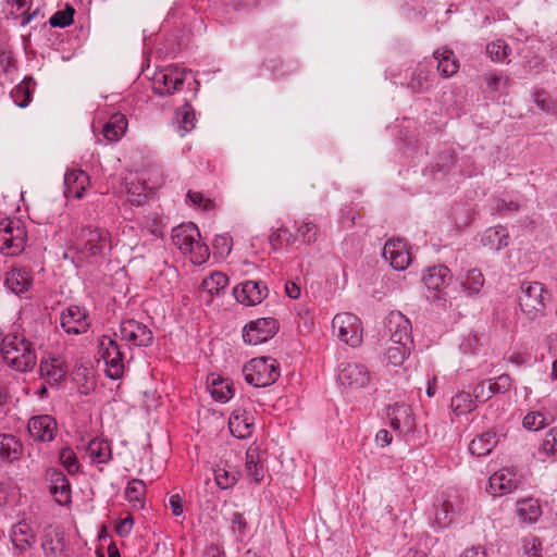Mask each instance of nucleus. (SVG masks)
<instances>
[{
	"label": "nucleus",
	"instance_id": "f257e3e1",
	"mask_svg": "<svg viewBox=\"0 0 557 557\" xmlns=\"http://www.w3.org/2000/svg\"><path fill=\"white\" fill-rule=\"evenodd\" d=\"M0 352L5 364L17 372H29L37 362L34 345L16 330L1 336Z\"/></svg>",
	"mask_w": 557,
	"mask_h": 557
},
{
	"label": "nucleus",
	"instance_id": "f03ea898",
	"mask_svg": "<svg viewBox=\"0 0 557 557\" xmlns=\"http://www.w3.org/2000/svg\"><path fill=\"white\" fill-rule=\"evenodd\" d=\"M173 244L184 253L189 255L195 264H202L209 259V248L200 240V232L194 223H185L172 231Z\"/></svg>",
	"mask_w": 557,
	"mask_h": 557
},
{
	"label": "nucleus",
	"instance_id": "7ed1b4c3",
	"mask_svg": "<svg viewBox=\"0 0 557 557\" xmlns=\"http://www.w3.org/2000/svg\"><path fill=\"white\" fill-rule=\"evenodd\" d=\"M550 298V293L543 283L524 282L520 286L519 306L528 320L535 321L543 318Z\"/></svg>",
	"mask_w": 557,
	"mask_h": 557
},
{
	"label": "nucleus",
	"instance_id": "20e7f679",
	"mask_svg": "<svg viewBox=\"0 0 557 557\" xmlns=\"http://www.w3.org/2000/svg\"><path fill=\"white\" fill-rule=\"evenodd\" d=\"M73 246L83 256L102 258L111 250V234L102 227L83 226L76 232Z\"/></svg>",
	"mask_w": 557,
	"mask_h": 557
},
{
	"label": "nucleus",
	"instance_id": "39448f33",
	"mask_svg": "<svg viewBox=\"0 0 557 557\" xmlns=\"http://www.w3.org/2000/svg\"><path fill=\"white\" fill-rule=\"evenodd\" d=\"M117 333L101 335L98 338L97 349L100 359L106 363V374L111 380H119L124 374L126 352L117 342Z\"/></svg>",
	"mask_w": 557,
	"mask_h": 557
},
{
	"label": "nucleus",
	"instance_id": "423d86ee",
	"mask_svg": "<svg viewBox=\"0 0 557 557\" xmlns=\"http://www.w3.org/2000/svg\"><path fill=\"white\" fill-rule=\"evenodd\" d=\"M243 374L248 384L255 387H267L280 377L278 363L273 358H253L244 366Z\"/></svg>",
	"mask_w": 557,
	"mask_h": 557
},
{
	"label": "nucleus",
	"instance_id": "0eeeda50",
	"mask_svg": "<svg viewBox=\"0 0 557 557\" xmlns=\"http://www.w3.org/2000/svg\"><path fill=\"white\" fill-rule=\"evenodd\" d=\"M27 232L18 219H3L0 221V251L5 256L20 255L26 245Z\"/></svg>",
	"mask_w": 557,
	"mask_h": 557
},
{
	"label": "nucleus",
	"instance_id": "6e6552de",
	"mask_svg": "<svg viewBox=\"0 0 557 557\" xmlns=\"http://www.w3.org/2000/svg\"><path fill=\"white\" fill-rule=\"evenodd\" d=\"M332 329L336 337L350 347H357L362 342L361 321L352 313H337L333 318Z\"/></svg>",
	"mask_w": 557,
	"mask_h": 557
},
{
	"label": "nucleus",
	"instance_id": "1a4fd4ad",
	"mask_svg": "<svg viewBox=\"0 0 557 557\" xmlns=\"http://www.w3.org/2000/svg\"><path fill=\"white\" fill-rule=\"evenodd\" d=\"M372 380L373 374L363 363L346 361L338 366L337 381L342 386L357 391L370 386Z\"/></svg>",
	"mask_w": 557,
	"mask_h": 557
},
{
	"label": "nucleus",
	"instance_id": "9d476101",
	"mask_svg": "<svg viewBox=\"0 0 557 557\" xmlns=\"http://www.w3.org/2000/svg\"><path fill=\"white\" fill-rule=\"evenodd\" d=\"M117 336L129 348H146L153 342V333L150 327L134 319L121 321Z\"/></svg>",
	"mask_w": 557,
	"mask_h": 557
},
{
	"label": "nucleus",
	"instance_id": "9b49d317",
	"mask_svg": "<svg viewBox=\"0 0 557 557\" xmlns=\"http://www.w3.org/2000/svg\"><path fill=\"white\" fill-rule=\"evenodd\" d=\"M451 280L450 270L445 265H434L428 269L423 276V283L426 287V298L430 300L445 299L446 288Z\"/></svg>",
	"mask_w": 557,
	"mask_h": 557
},
{
	"label": "nucleus",
	"instance_id": "f8f14e48",
	"mask_svg": "<svg viewBox=\"0 0 557 557\" xmlns=\"http://www.w3.org/2000/svg\"><path fill=\"white\" fill-rule=\"evenodd\" d=\"M278 321L274 318H260L249 322L243 330L244 342L259 345L271 339L278 331Z\"/></svg>",
	"mask_w": 557,
	"mask_h": 557
},
{
	"label": "nucleus",
	"instance_id": "ddd939ff",
	"mask_svg": "<svg viewBox=\"0 0 557 557\" xmlns=\"http://www.w3.org/2000/svg\"><path fill=\"white\" fill-rule=\"evenodd\" d=\"M186 71L176 66H170L156 74L153 91L160 96H170L182 89L185 82Z\"/></svg>",
	"mask_w": 557,
	"mask_h": 557
},
{
	"label": "nucleus",
	"instance_id": "4468645a",
	"mask_svg": "<svg viewBox=\"0 0 557 557\" xmlns=\"http://www.w3.org/2000/svg\"><path fill=\"white\" fill-rule=\"evenodd\" d=\"M60 324L63 331L71 335L86 333L90 326L86 310L79 306H69L61 312Z\"/></svg>",
	"mask_w": 557,
	"mask_h": 557
},
{
	"label": "nucleus",
	"instance_id": "2eb2a0df",
	"mask_svg": "<svg viewBox=\"0 0 557 557\" xmlns=\"http://www.w3.org/2000/svg\"><path fill=\"white\" fill-rule=\"evenodd\" d=\"M46 480L49 482V493L57 504L66 506L72 502V487L66 475L57 468L46 471Z\"/></svg>",
	"mask_w": 557,
	"mask_h": 557
},
{
	"label": "nucleus",
	"instance_id": "dca6fc26",
	"mask_svg": "<svg viewBox=\"0 0 557 557\" xmlns=\"http://www.w3.org/2000/svg\"><path fill=\"white\" fill-rule=\"evenodd\" d=\"M27 429L34 441L49 443L55 438L58 433V423L50 414H39L34 416L28 420Z\"/></svg>",
	"mask_w": 557,
	"mask_h": 557
},
{
	"label": "nucleus",
	"instance_id": "f3484780",
	"mask_svg": "<svg viewBox=\"0 0 557 557\" xmlns=\"http://www.w3.org/2000/svg\"><path fill=\"white\" fill-rule=\"evenodd\" d=\"M520 484V478L512 468H503L488 479L486 491L493 496H503L513 492Z\"/></svg>",
	"mask_w": 557,
	"mask_h": 557
},
{
	"label": "nucleus",
	"instance_id": "a211bd4d",
	"mask_svg": "<svg viewBox=\"0 0 557 557\" xmlns=\"http://www.w3.org/2000/svg\"><path fill=\"white\" fill-rule=\"evenodd\" d=\"M386 327L393 344H412L411 322L400 311H392L387 315Z\"/></svg>",
	"mask_w": 557,
	"mask_h": 557
},
{
	"label": "nucleus",
	"instance_id": "6ab92c4d",
	"mask_svg": "<svg viewBox=\"0 0 557 557\" xmlns=\"http://www.w3.org/2000/svg\"><path fill=\"white\" fill-rule=\"evenodd\" d=\"M382 256L396 271H404L411 262V255L407 245L399 238L387 240L383 247Z\"/></svg>",
	"mask_w": 557,
	"mask_h": 557
},
{
	"label": "nucleus",
	"instance_id": "aec40b11",
	"mask_svg": "<svg viewBox=\"0 0 557 557\" xmlns=\"http://www.w3.org/2000/svg\"><path fill=\"white\" fill-rule=\"evenodd\" d=\"M268 287L259 281H246L233 289L237 302L245 306L259 305L268 296Z\"/></svg>",
	"mask_w": 557,
	"mask_h": 557
},
{
	"label": "nucleus",
	"instance_id": "412c9836",
	"mask_svg": "<svg viewBox=\"0 0 557 557\" xmlns=\"http://www.w3.org/2000/svg\"><path fill=\"white\" fill-rule=\"evenodd\" d=\"M40 379L44 380L49 387L59 386L66 375L64 362L60 357H49L41 359L39 363Z\"/></svg>",
	"mask_w": 557,
	"mask_h": 557
},
{
	"label": "nucleus",
	"instance_id": "4be33fe9",
	"mask_svg": "<svg viewBox=\"0 0 557 557\" xmlns=\"http://www.w3.org/2000/svg\"><path fill=\"white\" fill-rule=\"evenodd\" d=\"M64 533L59 528L48 527L44 531L41 548L45 557H66Z\"/></svg>",
	"mask_w": 557,
	"mask_h": 557
},
{
	"label": "nucleus",
	"instance_id": "5701e85b",
	"mask_svg": "<svg viewBox=\"0 0 557 557\" xmlns=\"http://www.w3.org/2000/svg\"><path fill=\"white\" fill-rule=\"evenodd\" d=\"M90 183L89 175L83 170H72L64 175V195L66 198L82 199Z\"/></svg>",
	"mask_w": 557,
	"mask_h": 557
},
{
	"label": "nucleus",
	"instance_id": "b1692460",
	"mask_svg": "<svg viewBox=\"0 0 557 557\" xmlns=\"http://www.w3.org/2000/svg\"><path fill=\"white\" fill-rule=\"evenodd\" d=\"M387 417L391 426L400 433H409L413 429L414 419L411 408L406 404H395L388 408Z\"/></svg>",
	"mask_w": 557,
	"mask_h": 557
},
{
	"label": "nucleus",
	"instance_id": "393cba45",
	"mask_svg": "<svg viewBox=\"0 0 557 557\" xmlns=\"http://www.w3.org/2000/svg\"><path fill=\"white\" fill-rule=\"evenodd\" d=\"M10 537L14 547L22 553L32 548L36 543V533L25 519L12 525Z\"/></svg>",
	"mask_w": 557,
	"mask_h": 557
},
{
	"label": "nucleus",
	"instance_id": "a878e982",
	"mask_svg": "<svg viewBox=\"0 0 557 557\" xmlns=\"http://www.w3.org/2000/svg\"><path fill=\"white\" fill-rule=\"evenodd\" d=\"M159 182L148 183L146 178H136L126 183L128 201L134 206H141L159 187Z\"/></svg>",
	"mask_w": 557,
	"mask_h": 557
},
{
	"label": "nucleus",
	"instance_id": "bb28decb",
	"mask_svg": "<svg viewBox=\"0 0 557 557\" xmlns=\"http://www.w3.org/2000/svg\"><path fill=\"white\" fill-rule=\"evenodd\" d=\"M33 0H5L4 12L13 20H18L21 26L28 25L38 10L29 12Z\"/></svg>",
	"mask_w": 557,
	"mask_h": 557
},
{
	"label": "nucleus",
	"instance_id": "cd10ccee",
	"mask_svg": "<svg viewBox=\"0 0 557 557\" xmlns=\"http://www.w3.org/2000/svg\"><path fill=\"white\" fill-rule=\"evenodd\" d=\"M228 429L237 438H248L253 432L252 417L246 411L236 409L228 420Z\"/></svg>",
	"mask_w": 557,
	"mask_h": 557
},
{
	"label": "nucleus",
	"instance_id": "c85d7f7f",
	"mask_svg": "<svg viewBox=\"0 0 557 557\" xmlns=\"http://www.w3.org/2000/svg\"><path fill=\"white\" fill-rule=\"evenodd\" d=\"M32 284V272L26 268H13L7 273L5 286L16 295L27 292Z\"/></svg>",
	"mask_w": 557,
	"mask_h": 557
},
{
	"label": "nucleus",
	"instance_id": "c756f323",
	"mask_svg": "<svg viewBox=\"0 0 557 557\" xmlns=\"http://www.w3.org/2000/svg\"><path fill=\"white\" fill-rule=\"evenodd\" d=\"M408 75L410 76L409 79L400 82L399 84L406 85L408 88L418 92L428 90L431 71L425 63H418L416 67L408 70Z\"/></svg>",
	"mask_w": 557,
	"mask_h": 557
},
{
	"label": "nucleus",
	"instance_id": "7c9ffc66",
	"mask_svg": "<svg viewBox=\"0 0 557 557\" xmlns=\"http://www.w3.org/2000/svg\"><path fill=\"white\" fill-rule=\"evenodd\" d=\"M86 455L91 463H108L112 459L111 444L102 438H92L86 447Z\"/></svg>",
	"mask_w": 557,
	"mask_h": 557
},
{
	"label": "nucleus",
	"instance_id": "2f4dec72",
	"mask_svg": "<svg viewBox=\"0 0 557 557\" xmlns=\"http://www.w3.org/2000/svg\"><path fill=\"white\" fill-rule=\"evenodd\" d=\"M508 243L509 235L507 230L503 226L490 227L481 236V244L495 251L507 247Z\"/></svg>",
	"mask_w": 557,
	"mask_h": 557
},
{
	"label": "nucleus",
	"instance_id": "473e14b6",
	"mask_svg": "<svg viewBox=\"0 0 557 557\" xmlns=\"http://www.w3.org/2000/svg\"><path fill=\"white\" fill-rule=\"evenodd\" d=\"M433 57L437 62V71L441 76L447 78L458 72L459 63L451 50L438 49L434 51Z\"/></svg>",
	"mask_w": 557,
	"mask_h": 557
},
{
	"label": "nucleus",
	"instance_id": "72a5a7b5",
	"mask_svg": "<svg viewBox=\"0 0 557 557\" xmlns=\"http://www.w3.org/2000/svg\"><path fill=\"white\" fill-rule=\"evenodd\" d=\"M497 443V434L495 432L487 431L471 441L469 444V451L473 456L484 457L494 449Z\"/></svg>",
	"mask_w": 557,
	"mask_h": 557
},
{
	"label": "nucleus",
	"instance_id": "f704fd0d",
	"mask_svg": "<svg viewBox=\"0 0 557 557\" xmlns=\"http://www.w3.org/2000/svg\"><path fill=\"white\" fill-rule=\"evenodd\" d=\"M35 87L36 82L32 77H25L11 90L10 97L17 107L26 108L32 101Z\"/></svg>",
	"mask_w": 557,
	"mask_h": 557
},
{
	"label": "nucleus",
	"instance_id": "c9c22d12",
	"mask_svg": "<svg viewBox=\"0 0 557 557\" xmlns=\"http://www.w3.org/2000/svg\"><path fill=\"white\" fill-rule=\"evenodd\" d=\"M127 128V119L122 113H114L104 124L102 134L108 141H117Z\"/></svg>",
	"mask_w": 557,
	"mask_h": 557
},
{
	"label": "nucleus",
	"instance_id": "e433bc0d",
	"mask_svg": "<svg viewBox=\"0 0 557 557\" xmlns=\"http://www.w3.org/2000/svg\"><path fill=\"white\" fill-rule=\"evenodd\" d=\"M555 419L556 414L553 412L534 410L524 416L522 425L529 431H539L553 423Z\"/></svg>",
	"mask_w": 557,
	"mask_h": 557
},
{
	"label": "nucleus",
	"instance_id": "4c0bfd02",
	"mask_svg": "<svg viewBox=\"0 0 557 557\" xmlns=\"http://www.w3.org/2000/svg\"><path fill=\"white\" fill-rule=\"evenodd\" d=\"M517 515L521 521L534 523L542 516V508L537 499L525 498L517 503Z\"/></svg>",
	"mask_w": 557,
	"mask_h": 557
},
{
	"label": "nucleus",
	"instance_id": "58836bf2",
	"mask_svg": "<svg viewBox=\"0 0 557 557\" xmlns=\"http://www.w3.org/2000/svg\"><path fill=\"white\" fill-rule=\"evenodd\" d=\"M175 122L181 136L193 131L196 126L195 110L190 104H184L175 111Z\"/></svg>",
	"mask_w": 557,
	"mask_h": 557
},
{
	"label": "nucleus",
	"instance_id": "ea45409f",
	"mask_svg": "<svg viewBox=\"0 0 557 557\" xmlns=\"http://www.w3.org/2000/svg\"><path fill=\"white\" fill-rule=\"evenodd\" d=\"M246 470L248 476L259 483L263 479V466L261 463L260 449L251 445L246 453Z\"/></svg>",
	"mask_w": 557,
	"mask_h": 557
},
{
	"label": "nucleus",
	"instance_id": "a19ab883",
	"mask_svg": "<svg viewBox=\"0 0 557 557\" xmlns=\"http://www.w3.org/2000/svg\"><path fill=\"white\" fill-rule=\"evenodd\" d=\"M450 408L457 417H460L475 410L476 404L470 393L461 391L451 397Z\"/></svg>",
	"mask_w": 557,
	"mask_h": 557
},
{
	"label": "nucleus",
	"instance_id": "79ce46f5",
	"mask_svg": "<svg viewBox=\"0 0 557 557\" xmlns=\"http://www.w3.org/2000/svg\"><path fill=\"white\" fill-rule=\"evenodd\" d=\"M456 509L451 502L443 499L441 504L435 506L433 523L438 529L448 528L455 518Z\"/></svg>",
	"mask_w": 557,
	"mask_h": 557
},
{
	"label": "nucleus",
	"instance_id": "37998d69",
	"mask_svg": "<svg viewBox=\"0 0 557 557\" xmlns=\"http://www.w3.org/2000/svg\"><path fill=\"white\" fill-rule=\"evenodd\" d=\"M145 483L139 479H133L126 486L125 497L134 508L140 509L145 504Z\"/></svg>",
	"mask_w": 557,
	"mask_h": 557
},
{
	"label": "nucleus",
	"instance_id": "c03bdc74",
	"mask_svg": "<svg viewBox=\"0 0 557 557\" xmlns=\"http://www.w3.org/2000/svg\"><path fill=\"white\" fill-rule=\"evenodd\" d=\"M59 462L70 475L82 473V465L78 457L69 446H64L59 450Z\"/></svg>",
	"mask_w": 557,
	"mask_h": 557
},
{
	"label": "nucleus",
	"instance_id": "a18cd8bd",
	"mask_svg": "<svg viewBox=\"0 0 557 557\" xmlns=\"http://www.w3.org/2000/svg\"><path fill=\"white\" fill-rule=\"evenodd\" d=\"M210 392L213 399L220 403L228 401L234 395L232 384L220 376H212Z\"/></svg>",
	"mask_w": 557,
	"mask_h": 557
},
{
	"label": "nucleus",
	"instance_id": "49530a36",
	"mask_svg": "<svg viewBox=\"0 0 557 557\" xmlns=\"http://www.w3.org/2000/svg\"><path fill=\"white\" fill-rule=\"evenodd\" d=\"M75 381L78 384V392L82 395H89L96 386L94 371L86 367H78L75 370Z\"/></svg>",
	"mask_w": 557,
	"mask_h": 557
},
{
	"label": "nucleus",
	"instance_id": "de8ad7c7",
	"mask_svg": "<svg viewBox=\"0 0 557 557\" xmlns=\"http://www.w3.org/2000/svg\"><path fill=\"white\" fill-rule=\"evenodd\" d=\"M22 454V444L13 435H3L0 442V456L7 460L13 461L20 458Z\"/></svg>",
	"mask_w": 557,
	"mask_h": 557
},
{
	"label": "nucleus",
	"instance_id": "09e8293b",
	"mask_svg": "<svg viewBox=\"0 0 557 557\" xmlns=\"http://www.w3.org/2000/svg\"><path fill=\"white\" fill-rule=\"evenodd\" d=\"M228 285V277L222 272H213L202 281V288L210 295H220Z\"/></svg>",
	"mask_w": 557,
	"mask_h": 557
},
{
	"label": "nucleus",
	"instance_id": "8fccbe9b",
	"mask_svg": "<svg viewBox=\"0 0 557 557\" xmlns=\"http://www.w3.org/2000/svg\"><path fill=\"white\" fill-rule=\"evenodd\" d=\"M484 276L482 272L478 269H471L467 272L465 278L461 282V286L463 292L468 295H475L480 293L482 287L484 286Z\"/></svg>",
	"mask_w": 557,
	"mask_h": 557
},
{
	"label": "nucleus",
	"instance_id": "3c124183",
	"mask_svg": "<svg viewBox=\"0 0 557 557\" xmlns=\"http://www.w3.org/2000/svg\"><path fill=\"white\" fill-rule=\"evenodd\" d=\"M410 354V345L393 344L385 351L386 360L394 367H399L408 358Z\"/></svg>",
	"mask_w": 557,
	"mask_h": 557
},
{
	"label": "nucleus",
	"instance_id": "603ef678",
	"mask_svg": "<svg viewBox=\"0 0 557 557\" xmlns=\"http://www.w3.org/2000/svg\"><path fill=\"white\" fill-rule=\"evenodd\" d=\"M488 389H491V397L507 393L512 386V379L509 374L503 373L497 377L485 380Z\"/></svg>",
	"mask_w": 557,
	"mask_h": 557
},
{
	"label": "nucleus",
	"instance_id": "864d4df0",
	"mask_svg": "<svg viewBox=\"0 0 557 557\" xmlns=\"http://www.w3.org/2000/svg\"><path fill=\"white\" fill-rule=\"evenodd\" d=\"M510 48L502 39L495 40L486 46V53L493 61L504 62L509 55Z\"/></svg>",
	"mask_w": 557,
	"mask_h": 557
},
{
	"label": "nucleus",
	"instance_id": "5fc2aeb1",
	"mask_svg": "<svg viewBox=\"0 0 557 557\" xmlns=\"http://www.w3.org/2000/svg\"><path fill=\"white\" fill-rule=\"evenodd\" d=\"M296 240V236L286 227H278L270 235V243L274 249L288 246Z\"/></svg>",
	"mask_w": 557,
	"mask_h": 557
},
{
	"label": "nucleus",
	"instance_id": "6e6d98bb",
	"mask_svg": "<svg viewBox=\"0 0 557 557\" xmlns=\"http://www.w3.org/2000/svg\"><path fill=\"white\" fill-rule=\"evenodd\" d=\"M540 451L547 457L557 459V426L545 433Z\"/></svg>",
	"mask_w": 557,
	"mask_h": 557
},
{
	"label": "nucleus",
	"instance_id": "4d7b16f0",
	"mask_svg": "<svg viewBox=\"0 0 557 557\" xmlns=\"http://www.w3.org/2000/svg\"><path fill=\"white\" fill-rule=\"evenodd\" d=\"M534 102L537 108L548 114H555L557 111V102L554 101L549 95L544 90H536L533 95Z\"/></svg>",
	"mask_w": 557,
	"mask_h": 557
},
{
	"label": "nucleus",
	"instance_id": "13d9d810",
	"mask_svg": "<svg viewBox=\"0 0 557 557\" xmlns=\"http://www.w3.org/2000/svg\"><path fill=\"white\" fill-rule=\"evenodd\" d=\"M214 480L220 488L227 490L237 482L238 473L230 472L224 468H218L214 470Z\"/></svg>",
	"mask_w": 557,
	"mask_h": 557
},
{
	"label": "nucleus",
	"instance_id": "bf43d9fd",
	"mask_svg": "<svg viewBox=\"0 0 557 557\" xmlns=\"http://www.w3.org/2000/svg\"><path fill=\"white\" fill-rule=\"evenodd\" d=\"M74 9L67 8L63 11L55 12L49 20L52 27H66L73 23Z\"/></svg>",
	"mask_w": 557,
	"mask_h": 557
},
{
	"label": "nucleus",
	"instance_id": "052dcab7",
	"mask_svg": "<svg viewBox=\"0 0 557 557\" xmlns=\"http://www.w3.org/2000/svg\"><path fill=\"white\" fill-rule=\"evenodd\" d=\"M472 397L476 403L484 404L488 401L491 397V389H488L487 382L485 380H481L476 384H474L472 388Z\"/></svg>",
	"mask_w": 557,
	"mask_h": 557
},
{
	"label": "nucleus",
	"instance_id": "680f3d73",
	"mask_svg": "<svg viewBox=\"0 0 557 557\" xmlns=\"http://www.w3.org/2000/svg\"><path fill=\"white\" fill-rule=\"evenodd\" d=\"M297 237L301 238L305 243L314 242L317 238V226L311 222H302L297 227Z\"/></svg>",
	"mask_w": 557,
	"mask_h": 557
},
{
	"label": "nucleus",
	"instance_id": "e2e57ef3",
	"mask_svg": "<svg viewBox=\"0 0 557 557\" xmlns=\"http://www.w3.org/2000/svg\"><path fill=\"white\" fill-rule=\"evenodd\" d=\"M187 199L196 207L202 209L203 211L211 210L213 208V202L203 196L200 191H188Z\"/></svg>",
	"mask_w": 557,
	"mask_h": 557
},
{
	"label": "nucleus",
	"instance_id": "0e129e2a",
	"mask_svg": "<svg viewBox=\"0 0 557 557\" xmlns=\"http://www.w3.org/2000/svg\"><path fill=\"white\" fill-rule=\"evenodd\" d=\"M232 237L228 234L216 235L213 239V247L220 255H228L232 251Z\"/></svg>",
	"mask_w": 557,
	"mask_h": 557
},
{
	"label": "nucleus",
	"instance_id": "69168bd1",
	"mask_svg": "<svg viewBox=\"0 0 557 557\" xmlns=\"http://www.w3.org/2000/svg\"><path fill=\"white\" fill-rule=\"evenodd\" d=\"M486 83L488 87L498 90L500 88H507L510 85V79L509 77L499 74H491L486 78Z\"/></svg>",
	"mask_w": 557,
	"mask_h": 557
},
{
	"label": "nucleus",
	"instance_id": "338daca9",
	"mask_svg": "<svg viewBox=\"0 0 557 557\" xmlns=\"http://www.w3.org/2000/svg\"><path fill=\"white\" fill-rule=\"evenodd\" d=\"M524 548L529 557H543L541 555L542 543L537 537L524 541Z\"/></svg>",
	"mask_w": 557,
	"mask_h": 557
},
{
	"label": "nucleus",
	"instance_id": "774afa93",
	"mask_svg": "<svg viewBox=\"0 0 557 557\" xmlns=\"http://www.w3.org/2000/svg\"><path fill=\"white\" fill-rule=\"evenodd\" d=\"M232 529L234 532H238L244 535L247 531V522L243 513L234 512L231 518Z\"/></svg>",
	"mask_w": 557,
	"mask_h": 557
}]
</instances>
